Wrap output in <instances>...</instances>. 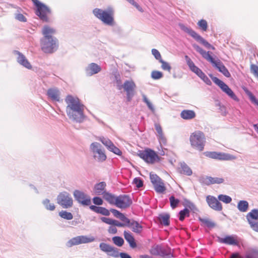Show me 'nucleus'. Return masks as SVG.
<instances>
[{
    "label": "nucleus",
    "instance_id": "nucleus-1",
    "mask_svg": "<svg viewBox=\"0 0 258 258\" xmlns=\"http://www.w3.org/2000/svg\"><path fill=\"white\" fill-rule=\"evenodd\" d=\"M65 102L67 104L66 113L69 118L77 123L83 122L86 118L84 113L85 106L78 97L68 95L65 98Z\"/></svg>",
    "mask_w": 258,
    "mask_h": 258
},
{
    "label": "nucleus",
    "instance_id": "nucleus-2",
    "mask_svg": "<svg viewBox=\"0 0 258 258\" xmlns=\"http://www.w3.org/2000/svg\"><path fill=\"white\" fill-rule=\"evenodd\" d=\"M43 37L40 39V46L42 51L45 53H52L58 47V41L52 36L55 30L48 26L43 27L42 30Z\"/></svg>",
    "mask_w": 258,
    "mask_h": 258
},
{
    "label": "nucleus",
    "instance_id": "nucleus-3",
    "mask_svg": "<svg viewBox=\"0 0 258 258\" xmlns=\"http://www.w3.org/2000/svg\"><path fill=\"white\" fill-rule=\"evenodd\" d=\"M93 14L104 24L113 26L114 24V10L111 8L106 9L95 8L93 10Z\"/></svg>",
    "mask_w": 258,
    "mask_h": 258
},
{
    "label": "nucleus",
    "instance_id": "nucleus-4",
    "mask_svg": "<svg viewBox=\"0 0 258 258\" xmlns=\"http://www.w3.org/2000/svg\"><path fill=\"white\" fill-rule=\"evenodd\" d=\"M189 141L192 148L201 152L204 149L206 139L202 132L196 131L190 135Z\"/></svg>",
    "mask_w": 258,
    "mask_h": 258
},
{
    "label": "nucleus",
    "instance_id": "nucleus-5",
    "mask_svg": "<svg viewBox=\"0 0 258 258\" xmlns=\"http://www.w3.org/2000/svg\"><path fill=\"white\" fill-rule=\"evenodd\" d=\"M90 149L94 160L99 162L106 160L107 156L100 144L97 142L92 143L90 145Z\"/></svg>",
    "mask_w": 258,
    "mask_h": 258
},
{
    "label": "nucleus",
    "instance_id": "nucleus-6",
    "mask_svg": "<svg viewBox=\"0 0 258 258\" xmlns=\"http://www.w3.org/2000/svg\"><path fill=\"white\" fill-rule=\"evenodd\" d=\"M180 29L185 33L188 34L190 36L194 38L196 41L199 42L206 48L215 50V48L210 44L207 40L203 38L201 35L198 34L190 27H188L183 24H180Z\"/></svg>",
    "mask_w": 258,
    "mask_h": 258
},
{
    "label": "nucleus",
    "instance_id": "nucleus-7",
    "mask_svg": "<svg viewBox=\"0 0 258 258\" xmlns=\"http://www.w3.org/2000/svg\"><path fill=\"white\" fill-rule=\"evenodd\" d=\"M138 155L146 162L149 164H154L160 160V158L157 153L154 150L149 148L140 151Z\"/></svg>",
    "mask_w": 258,
    "mask_h": 258
},
{
    "label": "nucleus",
    "instance_id": "nucleus-8",
    "mask_svg": "<svg viewBox=\"0 0 258 258\" xmlns=\"http://www.w3.org/2000/svg\"><path fill=\"white\" fill-rule=\"evenodd\" d=\"M56 201L57 203L64 209L72 207L74 203L71 195L67 191L60 192L57 196Z\"/></svg>",
    "mask_w": 258,
    "mask_h": 258
},
{
    "label": "nucleus",
    "instance_id": "nucleus-9",
    "mask_svg": "<svg viewBox=\"0 0 258 258\" xmlns=\"http://www.w3.org/2000/svg\"><path fill=\"white\" fill-rule=\"evenodd\" d=\"M32 1L37 7L36 14L43 21H48L47 15L50 12L49 8L38 0H32Z\"/></svg>",
    "mask_w": 258,
    "mask_h": 258
},
{
    "label": "nucleus",
    "instance_id": "nucleus-10",
    "mask_svg": "<svg viewBox=\"0 0 258 258\" xmlns=\"http://www.w3.org/2000/svg\"><path fill=\"white\" fill-rule=\"evenodd\" d=\"M95 238L93 236L88 237L86 235L78 236L72 238L67 243L68 247H72L81 244L88 243L95 241Z\"/></svg>",
    "mask_w": 258,
    "mask_h": 258
},
{
    "label": "nucleus",
    "instance_id": "nucleus-11",
    "mask_svg": "<svg viewBox=\"0 0 258 258\" xmlns=\"http://www.w3.org/2000/svg\"><path fill=\"white\" fill-rule=\"evenodd\" d=\"M203 154L205 156L210 158L220 160H235L236 158L233 155L221 152L207 151L205 152Z\"/></svg>",
    "mask_w": 258,
    "mask_h": 258
},
{
    "label": "nucleus",
    "instance_id": "nucleus-12",
    "mask_svg": "<svg viewBox=\"0 0 258 258\" xmlns=\"http://www.w3.org/2000/svg\"><path fill=\"white\" fill-rule=\"evenodd\" d=\"M150 178L157 193L162 194L165 191L166 187L164 182L157 174L150 173Z\"/></svg>",
    "mask_w": 258,
    "mask_h": 258
},
{
    "label": "nucleus",
    "instance_id": "nucleus-13",
    "mask_svg": "<svg viewBox=\"0 0 258 258\" xmlns=\"http://www.w3.org/2000/svg\"><path fill=\"white\" fill-rule=\"evenodd\" d=\"M133 201L130 196L120 195L116 197L114 206L120 209H126L132 204Z\"/></svg>",
    "mask_w": 258,
    "mask_h": 258
},
{
    "label": "nucleus",
    "instance_id": "nucleus-14",
    "mask_svg": "<svg viewBox=\"0 0 258 258\" xmlns=\"http://www.w3.org/2000/svg\"><path fill=\"white\" fill-rule=\"evenodd\" d=\"M136 88V85L133 80H126L123 84L122 89L126 92V99L130 102L134 95V91Z\"/></svg>",
    "mask_w": 258,
    "mask_h": 258
},
{
    "label": "nucleus",
    "instance_id": "nucleus-15",
    "mask_svg": "<svg viewBox=\"0 0 258 258\" xmlns=\"http://www.w3.org/2000/svg\"><path fill=\"white\" fill-rule=\"evenodd\" d=\"M151 254L155 256L164 257L171 254L170 249L168 247H164L161 245L156 244L152 246L150 249Z\"/></svg>",
    "mask_w": 258,
    "mask_h": 258
},
{
    "label": "nucleus",
    "instance_id": "nucleus-16",
    "mask_svg": "<svg viewBox=\"0 0 258 258\" xmlns=\"http://www.w3.org/2000/svg\"><path fill=\"white\" fill-rule=\"evenodd\" d=\"M213 81L217 84L221 90L228 95L231 98L235 101H238V98L234 93L233 91L224 82L219 79L217 77L212 78Z\"/></svg>",
    "mask_w": 258,
    "mask_h": 258
},
{
    "label": "nucleus",
    "instance_id": "nucleus-17",
    "mask_svg": "<svg viewBox=\"0 0 258 258\" xmlns=\"http://www.w3.org/2000/svg\"><path fill=\"white\" fill-rule=\"evenodd\" d=\"M75 200L84 206H89L91 204L90 197L84 192L79 190H75L73 193Z\"/></svg>",
    "mask_w": 258,
    "mask_h": 258
},
{
    "label": "nucleus",
    "instance_id": "nucleus-18",
    "mask_svg": "<svg viewBox=\"0 0 258 258\" xmlns=\"http://www.w3.org/2000/svg\"><path fill=\"white\" fill-rule=\"evenodd\" d=\"M100 250L105 253L109 256L114 257H118L119 253L117 248L114 247L106 243L102 242L99 244Z\"/></svg>",
    "mask_w": 258,
    "mask_h": 258
},
{
    "label": "nucleus",
    "instance_id": "nucleus-19",
    "mask_svg": "<svg viewBox=\"0 0 258 258\" xmlns=\"http://www.w3.org/2000/svg\"><path fill=\"white\" fill-rule=\"evenodd\" d=\"M209 62L226 77L229 78L231 76L230 73L220 59L217 58L215 60L212 57V60H210Z\"/></svg>",
    "mask_w": 258,
    "mask_h": 258
},
{
    "label": "nucleus",
    "instance_id": "nucleus-20",
    "mask_svg": "<svg viewBox=\"0 0 258 258\" xmlns=\"http://www.w3.org/2000/svg\"><path fill=\"white\" fill-rule=\"evenodd\" d=\"M200 182L204 184L209 185L213 184H220L224 181V179L221 177H211V176H202L199 179Z\"/></svg>",
    "mask_w": 258,
    "mask_h": 258
},
{
    "label": "nucleus",
    "instance_id": "nucleus-21",
    "mask_svg": "<svg viewBox=\"0 0 258 258\" xmlns=\"http://www.w3.org/2000/svg\"><path fill=\"white\" fill-rule=\"evenodd\" d=\"M206 201L209 207L212 209L217 211H221L222 210L221 204L215 197L212 196H207Z\"/></svg>",
    "mask_w": 258,
    "mask_h": 258
},
{
    "label": "nucleus",
    "instance_id": "nucleus-22",
    "mask_svg": "<svg viewBox=\"0 0 258 258\" xmlns=\"http://www.w3.org/2000/svg\"><path fill=\"white\" fill-rule=\"evenodd\" d=\"M100 140L110 151L118 155H120L121 154V151L116 147L109 139L103 137L100 138Z\"/></svg>",
    "mask_w": 258,
    "mask_h": 258
},
{
    "label": "nucleus",
    "instance_id": "nucleus-23",
    "mask_svg": "<svg viewBox=\"0 0 258 258\" xmlns=\"http://www.w3.org/2000/svg\"><path fill=\"white\" fill-rule=\"evenodd\" d=\"M13 53L17 55V61L20 64L28 69H32V66L23 53L18 50H14Z\"/></svg>",
    "mask_w": 258,
    "mask_h": 258
},
{
    "label": "nucleus",
    "instance_id": "nucleus-24",
    "mask_svg": "<svg viewBox=\"0 0 258 258\" xmlns=\"http://www.w3.org/2000/svg\"><path fill=\"white\" fill-rule=\"evenodd\" d=\"M128 222H125L126 223V227L131 229L135 233L140 234L142 232L143 226L140 223L134 219L130 220L128 219Z\"/></svg>",
    "mask_w": 258,
    "mask_h": 258
},
{
    "label": "nucleus",
    "instance_id": "nucleus-25",
    "mask_svg": "<svg viewBox=\"0 0 258 258\" xmlns=\"http://www.w3.org/2000/svg\"><path fill=\"white\" fill-rule=\"evenodd\" d=\"M218 240L221 243L228 245H238L239 244L237 236L235 235H228L224 238L218 237Z\"/></svg>",
    "mask_w": 258,
    "mask_h": 258
},
{
    "label": "nucleus",
    "instance_id": "nucleus-26",
    "mask_svg": "<svg viewBox=\"0 0 258 258\" xmlns=\"http://www.w3.org/2000/svg\"><path fill=\"white\" fill-rule=\"evenodd\" d=\"M101 71V68L96 63H91L85 69V72L88 76H91L99 73Z\"/></svg>",
    "mask_w": 258,
    "mask_h": 258
},
{
    "label": "nucleus",
    "instance_id": "nucleus-27",
    "mask_svg": "<svg viewBox=\"0 0 258 258\" xmlns=\"http://www.w3.org/2000/svg\"><path fill=\"white\" fill-rule=\"evenodd\" d=\"M48 97L53 101L59 102L60 100V92L57 88H50L47 90Z\"/></svg>",
    "mask_w": 258,
    "mask_h": 258
},
{
    "label": "nucleus",
    "instance_id": "nucleus-28",
    "mask_svg": "<svg viewBox=\"0 0 258 258\" xmlns=\"http://www.w3.org/2000/svg\"><path fill=\"white\" fill-rule=\"evenodd\" d=\"M106 186V183L104 181H102L96 184L94 187V191L95 194L98 196H103V194L106 192L105 190Z\"/></svg>",
    "mask_w": 258,
    "mask_h": 258
},
{
    "label": "nucleus",
    "instance_id": "nucleus-29",
    "mask_svg": "<svg viewBox=\"0 0 258 258\" xmlns=\"http://www.w3.org/2000/svg\"><path fill=\"white\" fill-rule=\"evenodd\" d=\"M185 59L190 70L197 76L199 75L203 72L200 69L195 66L194 62L187 55L185 56Z\"/></svg>",
    "mask_w": 258,
    "mask_h": 258
},
{
    "label": "nucleus",
    "instance_id": "nucleus-30",
    "mask_svg": "<svg viewBox=\"0 0 258 258\" xmlns=\"http://www.w3.org/2000/svg\"><path fill=\"white\" fill-rule=\"evenodd\" d=\"M192 46L196 49V50L199 52L202 55V56L207 61H209L210 60L211 61L212 60L213 57L211 55V54H210V51L206 52L201 47L196 44H194Z\"/></svg>",
    "mask_w": 258,
    "mask_h": 258
},
{
    "label": "nucleus",
    "instance_id": "nucleus-31",
    "mask_svg": "<svg viewBox=\"0 0 258 258\" xmlns=\"http://www.w3.org/2000/svg\"><path fill=\"white\" fill-rule=\"evenodd\" d=\"M123 235L125 239L128 243L131 248H135L137 247V244L135 242V238L130 232L124 231L123 232Z\"/></svg>",
    "mask_w": 258,
    "mask_h": 258
},
{
    "label": "nucleus",
    "instance_id": "nucleus-32",
    "mask_svg": "<svg viewBox=\"0 0 258 258\" xmlns=\"http://www.w3.org/2000/svg\"><path fill=\"white\" fill-rule=\"evenodd\" d=\"M90 209L97 213L101 214L104 216H107L110 215V211L108 209L102 207H97L94 205H91L90 206Z\"/></svg>",
    "mask_w": 258,
    "mask_h": 258
},
{
    "label": "nucleus",
    "instance_id": "nucleus-33",
    "mask_svg": "<svg viewBox=\"0 0 258 258\" xmlns=\"http://www.w3.org/2000/svg\"><path fill=\"white\" fill-rule=\"evenodd\" d=\"M179 171L180 173L190 176L192 174V171L190 167L184 162L179 163Z\"/></svg>",
    "mask_w": 258,
    "mask_h": 258
},
{
    "label": "nucleus",
    "instance_id": "nucleus-34",
    "mask_svg": "<svg viewBox=\"0 0 258 258\" xmlns=\"http://www.w3.org/2000/svg\"><path fill=\"white\" fill-rule=\"evenodd\" d=\"M180 116L184 119L189 120L195 117L196 113L192 110H183L180 113Z\"/></svg>",
    "mask_w": 258,
    "mask_h": 258
},
{
    "label": "nucleus",
    "instance_id": "nucleus-35",
    "mask_svg": "<svg viewBox=\"0 0 258 258\" xmlns=\"http://www.w3.org/2000/svg\"><path fill=\"white\" fill-rule=\"evenodd\" d=\"M246 218L248 222H252L258 220V209H252L250 212L248 213L246 216Z\"/></svg>",
    "mask_w": 258,
    "mask_h": 258
},
{
    "label": "nucleus",
    "instance_id": "nucleus-36",
    "mask_svg": "<svg viewBox=\"0 0 258 258\" xmlns=\"http://www.w3.org/2000/svg\"><path fill=\"white\" fill-rule=\"evenodd\" d=\"M103 199L111 205H115L116 197L115 195L106 191L102 196Z\"/></svg>",
    "mask_w": 258,
    "mask_h": 258
},
{
    "label": "nucleus",
    "instance_id": "nucleus-37",
    "mask_svg": "<svg viewBox=\"0 0 258 258\" xmlns=\"http://www.w3.org/2000/svg\"><path fill=\"white\" fill-rule=\"evenodd\" d=\"M169 218L170 216L167 213L160 214L158 217L160 223L164 226H168L169 225Z\"/></svg>",
    "mask_w": 258,
    "mask_h": 258
},
{
    "label": "nucleus",
    "instance_id": "nucleus-38",
    "mask_svg": "<svg viewBox=\"0 0 258 258\" xmlns=\"http://www.w3.org/2000/svg\"><path fill=\"white\" fill-rule=\"evenodd\" d=\"M110 211L115 217L119 218L123 222L128 221V218L125 217L123 214L121 213L119 211L114 209H111Z\"/></svg>",
    "mask_w": 258,
    "mask_h": 258
},
{
    "label": "nucleus",
    "instance_id": "nucleus-39",
    "mask_svg": "<svg viewBox=\"0 0 258 258\" xmlns=\"http://www.w3.org/2000/svg\"><path fill=\"white\" fill-rule=\"evenodd\" d=\"M248 203L246 201H240L237 204V209L241 212H246L248 209Z\"/></svg>",
    "mask_w": 258,
    "mask_h": 258
},
{
    "label": "nucleus",
    "instance_id": "nucleus-40",
    "mask_svg": "<svg viewBox=\"0 0 258 258\" xmlns=\"http://www.w3.org/2000/svg\"><path fill=\"white\" fill-rule=\"evenodd\" d=\"M42 203L45 208L48 211H53L55 209V205L53 203H50V200L48 199L43 200Z\"/></svg>",
    "mask_w": 258,
    "mask_h": 258
},
{
    "label": "nucleus",
    "instance_id": "nucleus-41",
    "mask_svg": "<svg viewBox=\"0 0 258 258\" xmlns=\"http://www.w3.org/2000/svg\"><path fill=\"white\" fill-rule=\"evenodd\" d=\"M245 258H258V250L256 248H250L245 253Z\"/></svg>",
    "mask_w": 258,
    "mask_h": 258
},
{
    "label": "nucleus",
    "instance_id": "nucleus-42",
    "mask_svg": "<svg viewBox=\"0 0 258 258\" xmlns=\"http://www.w3.org/2000/svg\"><path fill=\"white\" fill-rule=\"evenodd\" d=\"M58 215L62 219L71 220L73 218V215L71 212L62 210L59 212Z\"/></svg>",
    "mask_w": 258,
    "mask_h": 258
},
{
    "label": "nucleus",
    "instance_id": "nucleus-43",
    "mask_svg": "<svg viewBox=\"0 0 258 258\" xmlns=\"http://www.w3.org/2000/svg\"><path fill=\"white\" fill-rule=\"evenodd\" d=\"M143 97V101L147 105L149 109L153 112H155V108L154 107V105L152 104V103L149 100L146 95L144 94H143L142 95Z\"/></svg>",
    "mask_w": 258,
    "mask_h": 258
},
{
    "label": "nucleus",
    "instance_id": "nucleus-44",
    "mask_svg": "<svg viewBox=\"0 0 258 258\" xmlns=\"http://www.w3.org/2000/svg\"><path fill=\"white\" fill-rule=\"evenodd\" d=\"M179 219L180 221H182L185 217H189V211L187 208L184 209L183 210H181L179 213Z\"/></svg>",
    "mask_w": 258,
    "mask_h": 258
},
{
    "label": "nucleus",
    "instance_id": "nucleus-45",
    "mask_svg": "<svg viewBox=\"0 0 258 258\" xmlns=\"http://www.w3.org/2000/svg\"><path fill=\"white\" fill-rule=\"evenodd\" d=\"M113 243L118 246H121L124 243L123 239L119 236H114L112 238Z\"/></svg>",
    "mask_w": 258,
    "mask_h": 258
},
{
    "label": "nucleus",
    "instance_id": "nucleus-46",
    "mask_svg": "<svg viewBox=\"0 0 258 258\" xmlns=\"http://www.w3.org/2000/svg\"><path fill=\"white\" fill-rule=\"evenodd\" d=\"M218 198L220 201L226 204H229L232 201V199L230 197L225 195H220L218 196Z\"/></svg>",
    "mask_w": 258,
    "mask_h": 258
},
{
    "label": "nucleus",
    "instance_id": "nucleus-47",
    "mask_svg": "<svg viewBox=\"0 0 258 258\" xmlns=\"http://www.w3.org/2000/svg\"><path fill=\"white\" fill-rule=\"evenodd\" d=\"M198 26L203 31H206L208 28V24L205 20L202 19L199 21L198 23Z\"/></svg>",
    "mask_w": 258,
    "mask_h": 258
},
{
    "label": "nucleus",
    "instance_id": "nucleus-48",
    "mask_svg": "<svg viewBox=\"0 0 258 258\" xmlns=\"http://www.w3.org/2000/svg\"><path fill=\"white\" fill-rule=\"evenodd\" d=\"M169 201L170 206L172 209L175 208L179 203V200L177 199H175L173 196L169 198Z\"/></svg>",
    "mask_w": 258,
    "mask_h": 258
},
{
    "label": "nucleus",
    "instance_id": "nucleus-49",
    "mask_svg": "<svg viewBox=\"0 0 258 258\" xmlns=\"http://www.w3.org/2000/svg\"><path fill=\"white\" fill-rule=\"evenodd\" d=\"M163 77L162 72L158 71H154L151 73V77L154 80L159 79Z\"/></svg>",
    "mask_w": 258,
    "mask_h": 258
},
{
    "label": "nucleus",
    "instance_id": "nucleus-50",
    "mask_svg": "<svg viewBox=\"0 0 258 258\" xmlns=\"http://www.w3.org/2000/svg\"><path fill=\"white\" fill-rule=\"evenodd\" d=\"M159 62L161 63V64H162L161 68L163 70L167 71L168 72H170V70L171 69V66H170V64L168 62L165 61L163 59L160 60Z\"/></svg>",
    "mask_w": 258,
    "mask_h": 258
},
{
    "label": "nucleus",
    "instance_id": "nucleus-51",
    "mask_svg": "<svg viewBox=\"0 0 258 258\" xmlns=\"http://www.w3.org/2000/svg\"><path fill=\"white\" fill-rule=\"evenodd\" d=\"M201 221L205 225L209 228H213L215 226L214 223L208 219H201Z\"/></svg>",
    "mask_w": 258,
    "mask_h": 258
},
{
    "label": "nucleus",
    "instance_id": "nucleus-52",
    "mask_svg": "<svg viewBox=\"0 0 258 258\" xmlns=\"http://www.w3.org/2000/svg\"><path fill=\"white\" fill-rule=\"evenodd\" d=\"M115 82L117 86V88L119 90H121L122 89L123 84H122L121 80L119 75L115 76Z\"/></svg>",
    "mask_w": 258,
    "mask_h": 258
},
{
    "label": "nucleus",
    "instance_id": "nucleus-53",
    "mask_svg": "<svg viewBox=\"0 0 258 258\" xmlns=\"http://www.w3.org/2000/svg\"><path fill=\"white\" fill-rule=\"evenodd\" d=\"M157 138L161 145H166L167 140L163 133L160 135H157Z\"/></svg>",
    "mask_w": 258,
    "mask_h": 258
},
{
    "label": "nucleus",
    "instance_id": "nucleus-54",
    "mask_svg": "<svg viewBox=\"0 0 258 258\" xmlns=\"http://www.w3.org/2000/svg\"><path fill=\"white\" fill-rule=\"evenodd\" d=\"M133 183L136 185L138 188H140L143 186V182L139 177H136L134 179Z\"/></svg>",
    "mask_w": 258,
    "mask_h": 258
},
{
    "label": "nucleus",
    "instance_id": "nucleus-55",
    "mask_svg": "<svg viewBox=\"0 0 258 258\" xmlns=\"http://www.w3.org/2000/svg\"><path fill=\"white\" fill-rule=\"evenodd\" d=\"M15 19L18 21L22 22H27V18L21 13H17L15 14Z\"/></svg>",
    "mask_w": 258,
    "mask_h": 258
},
{
    "label": "nucleus",
    "instance_id": "nucleus-56",
    "mask_svg": "<svg viewBox=\"0 0 258 258\" xmlns=\"http://www.w3.org/2000/svg\"><path fill=\"white\" fill-rule=\"evenodd\" d=\"M152 54L154 55L155 58L160 61V60L162 59L161 57V55L159 51L155 48L152 49Z\"/></svg>",
    "mask_w": 258,
    "mask_h": 258
},
{
    "label": "nucleus",
    "instance_id": "nucleus-57",
    "mask_svg": "<svg viewBox=\"0 0 258 258\" xmlns=\"http://www.w3.org/2000/svg\"><path fill=\"white\" fill-rule=\"evenodd\" d=\"M250 227L255 231L258 232V221H254L252 222H248Z\"/></svg>",
    "mask_w": 258,
    "mask_h": 258
},
{
    "label": "nucleus",
    "instance_id": "nucleus-58",
    "mask_svg": "<svg viewBox=\"0 0 258 258\" xmlns=\"http://www.w3.org/2000/svg\"><path fill=\"white\" fill-rule=\"evenodd\" d=\"M92 200L93 203L96 205H102L103 203L102 199L99 197L93 198Z\"/></svg>",
    "mask_w": 258,
    "mask_h": 258
},
{
    "label": "nucleus",
    "instance_id": "nucleus-59",
    "mask_svg": "<svg viewBox=\"0 0 258 258\" xmlns=\"http://www.w3.org/2000/svg\"><path fill=\"white\" fill-rule=\"evenodd\" d=\"M100 219L103 222H104L106 224H107L109 225H113V220H114L113 219H110L109 218H106L105 217H101Z\"/></svg>",
    "mask_w": 258,
    "mask_h": 258
},
{
    "label": "nucleus",
    "instance_id": "nucleus-60",
    "mask_svg": "<svg viewBox=\"0 0 258 258\" xmlns=\"http://www.w3.org/2000/svg\"><path fill=\"white\" fill-rule=\"evenodd\" d=\"M112 225L116 226L119 227H124V226H126V222L121 223L117 220H114Z\"/></svg>",
    "mask_w": 258,
    "mask_h": 258
},
{
    "label": "nucleus",
    "instance_id": "nucleus-61",
    "mask_svg": "<svg viewBox=\"0 0 258 258\" xmlns=\"http://www.w3.org/2000/svg\"><path fill=\"white\" fill-rule=\"evenodd\" d=\"M155 127L157 133V135H160L163 133L162 127L159 123H156L155 124Z\"/></svg>",
    "mask_w": 258,
    "mask_h": 258
},
{
    "label": "nucleus",
    "instance_id": "nucleus-62",
    "mask_svg": "<svg viewBox=\"0 0 258 258\" xmlns=\"http://www.w3.org/2000/svg\"><path fill=\"white\" fill-rule=\"evenodd\" d=\"M108 231L109 233L114 234L117 233V230L115 226H110L108 228Z\"/></svg>",
    "mask_w": 258,
    "mask_h": 258
},
{
    "label": "nucleus",
    "instance_id": "nucleus-63",
    "mask_svg": "<svg viewBox=\"0 0 258 258\" xmlns=\"http://www.w3.org/2000/svg\"><path fill=\"white\" fill-rule=\"evenodd\" d=\"M249 98L250 100L254 103L255 104L258 106V100L256 99L254 96H253L251 93L249 95Z\"/></svg>",
    "mask_w": 258,
    "mask_h": 258
},
{
    "label": "nucleus",
    "instance_id": "nucleus-64",
    "mask_svg": "<svg viewBox=\"0 0 258 258\" xmlns=\"http://www.w3.org/2000/svg\"><path fill=\"white\" fill-rule=\"evenodd\" d=\"M119 254V256L121 258H132V257L126 253L120 252Z\"/></svg>",
    "mask_w": 258,
    "mask_h": 258
}]
</instances>
